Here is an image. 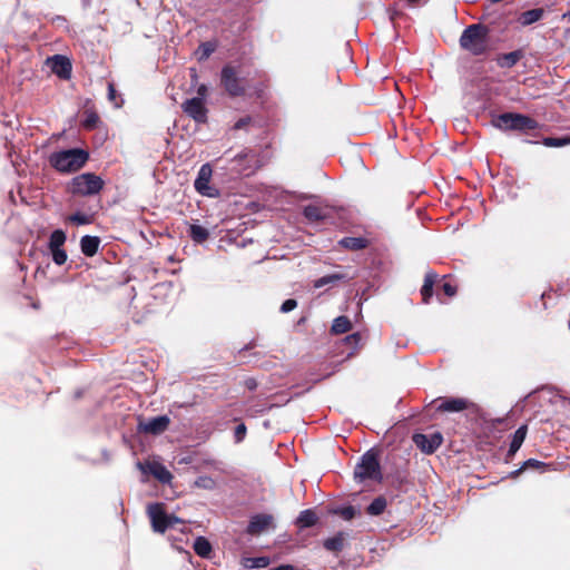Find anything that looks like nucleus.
Segmentation results:
<instances>
[{"label": "nucleus", "mask_w": 570, "mask_h": 570, "mask_svg": "<svg viewBox=\"0 0 570 570\" xmlns=\"http://www.w3.org/2000/svg\"><path fill=\"white\" fill-rule=\"evenodd\" d=\"M246 385H247V387H248L249 390H254V389L256 387V385H257V384H256L255 380L250 379V380H248V381L246 382Z\"/></svg>", "instance_id": "obj_48"}, {"label": "nucleus", "mask_w": 570, "mask_h": 570, "mask_svg": "<svg viewBox=\"0 0 570 570\" xmlns=\"http://www.w3.org/2000/svg\"><path fill=\"white\" fill-rule=\"evenodd\" d=\"M338 515H341L344 520H352L357 514L356 509L353 505H347L338 509L336 511Z\"/></svg>", "instance_id": "obj_39"}, {"label": "nucleus", "mask_w": 570, "mask_h": 570, "mask_svg": "<svg viewBox=\"0 0 570 570\" xmlns=\"http://www.w3.org/2000/svg\"><path fill=\"white\" fill-rule=\"evenodd\" d=\"M153 474L160 480L161 482L169 481L171 474L165 466L158 464L155 469H153Z\"/></svg>", "instance_id": "obj_37"}, {"label": "nucleus", "mask_w": 570, "mask_h": 570, "mask_svg": "<svg viewBox=\"0 0 570 570\" xmlns=\"http://www.w3.org/2000/svg\"><path fill=\"white\" fill-rule=\"evenodd\" d=\"M108 99L115 105V107H120V104L122 102V100L120 102L116 100V89L112 82L108 83Z\"/></svg>", "instance_id": "obj_42"}, {"label": "nucleus", "mask_w": 570, "mask_h": 570, "mask_svg": "<svg viewBox=\"0 0 570 570\" xmlns=\"http://www.w3.org/2000/svg\"><path fill=\"white\" fill-rule=\"evenodd\" d=\"M50 253L56 265L61 266L67 262L68 255L63 248L52 249Z\"/></svg>", "instance_id": "obj_35"}, {"label": "nucleus", "mask_w": 570, "mask_h": 570, "mask_svg": "<svg viewBox=\"0 0 570 570\" xmlns=\"http://www.w3.org/2000/svg\"><path fill=\"white\" fill-rule=\"evenodd\" d=\"M147 514L153 530L157 533H165L168 529L175 528L176 524L184 523L175 514H168L165 511V504L161 502L148 504Z\"/></svg>", "instance_id": "obj_6"}, {"label": "nucleus", "mask_w": 570, "mask_h": 570, "mask_svg": "<svg viewBox=\"0 0 570 570\" xmlns=\"http://www.w3.org/2000/svg\"><path fill=\"white\" fill-rule=\"evenodd\" d=\"M268 562L269 561H268V559L266 557L255 558V559H253L252 567L264 568V567L268 566Z\"/></svg>", "instance_id": "obj_45"}, {"label": "nucleus", "mask_w": 570, "mask_h": 570, "mask_svg": "<svg viewBox=\"0 0 570 570\" xmlns=\"http://www.w3.org/2000/svg\"><path fill=\"white\" fill-rule=\"evenodd\" d=\"M100 245V238L98 236L85 235L80 239L81 253L87 257H92L97 254Z\"/></svg>", "instance_id": "obj_16"}, {"label": "nucleus", "mask_w": 570, "mask_h": 570, "mask_svg": "<svg viewBox=\"0 0 570 570\" xmlns=\"http://www.w3.org/2000/svg\"><path fill=\"white\" fill-rule=\"evenodd\" d=\"M342 247L351 250H360L367 246V239L364 237H344L340 240Z\"/></svg>", "instance_id": "obj_25"}, {"label": "nucleus", "mask_w": 570, "mask_h": 570, "mask_svg": "<svg viewBox=\"0 0 570 570\" xmlns=\"http://www.w3.org/2000/svg\"><path fill=\"white\" fill-rule=\"evenodd\" d=\"M564 17H568L570 19V11L566 13Z\"/></svg>", "instance_id": "obj_51"}, {"label": "nucleus", "mask_w": 570, "mask_h": 570, "mask_svg": "<svg viewBox=\"0 0 570 570\" xmlns=\"http://www.w3.org/2000/svg\"><path fill=\"white\" fill-rule=\"evenodd\" d=\"M354 480L362 483L366 480L382 482L383 474L379 455L374 450L365 452L354 468Z\"/></svg>", "instance_id": "obj_4"}, {"label": "nucleus", "mask_w": 570, "mask_h": 570, "mask_svg": "<svg viewBox=\"0 0 570 570\" xmlns=\"http://www.w3.org/2000/svg\"><path fill=\"white\" fill-rule=\"evenodd\" d=\"M352 328V323L347 316H337L334 318L331 327L333 334H344Z\"/></svg>", "instance_id": "obj_26"}, {"label": "nucleus", "mask_w": 570, "mask_h": 570, "mask_svg": "<svg viewBox=\"0 0 570 570\" xmlns=\"http://www.w3.org/2000/svg\"><path fill=\"white\" fill-rule=\"evenodd\" d=\"M549 464L542 462V461H539L537 459H529L527 461L523 462V464L510 472L509 476L511 479H517L522 472H524L525 470H537V471H540V472H544L547 469H548Z\"/></svg>", "instance_id": "obj_18"}, {"label": "nucleus", "mask_w": 570, "mask_h": 570, "mask_svg": "<svg viewBox=\"0 0 570 570\" xmlns=\"http://www.w3.org/2000/svg\"><path fill=\"white\" fill-rule=\"evenodd\" d=\"M246 432H247V428L244 423H240L239 425H237L235 429V432H234L235 442L236 443L242 442L245 439Z\"/></svg>", "instance_id": "obj_40"}, {"label": "nucleus", "mask_w": 570, "mask_h": 570, "mask_svg": "<svg viewBox=\"0 0 570 570\" xmlns=\"http://www.w3.org/2000/svg\"><path fill=\"white\" fill-rule=\"evenodd\" d=\"M189 236L196 243H203L209 237V232L198 224L189 226Z\"/></svg>", "instance_id": "obj_31"}, {"label": "nucleus", "mask_w": 570, "mask_h": 570, "mask_svg": "<svg viewBox=\"0 0 570 570\" xmlns=\"http://www.w3.org/2000/svg\"><path fill=\"white\" fill-rule=\"evenodd\" d=\"M47 61L55 75L61 79L70 78L72 67L70 60L66 56L55 55L53 57L48 58Z\"/></svg>", "instance_id": "obj_14"}, {"label": "nucleus", "mask_w": 570, "mask_h": 570, "mask_svg": "<svg viewBox=\"0 0 570 570\" xmlns=\"http://www.w3.org/2000/svg\"><path fill=\"white\" fill-rule=\"evenodd\" d=\"M442 289H443L444 294H445L446 296H450V297L454 296V295H455V293H456V288H455V286H453V285H452V284H450V283H443V285H442Z\"/></svg>", "instance_id": "obj_44"}, {"label": "nucleus", "mask_w": 570, "mask_h": 570, "mask_svg": "<svg viewBox=\"0 0 570 570\" xmlns=\"http://www.w3.org/2000/svg\"><path fill=\"white\" fill-rule=\"evenodd\" d=\"M169 416L159 415L151 417L148 421H139L138 431L145 434L159 435L169 428Z\"/></svg>", "instance_id": "obj_12"}, {"label": "nucleus", "mask_w": 570, "mask_h": 570, "mask_svg": "<svg viewBox=\"0 0 570 570\" xmlns=\"http://www.w3.org/2000/svg\"><path fill=\"white\" fill-rule=\"evenodd\" d=\"M364 341H365V336L360 332H356V333H353V334L346 336L345 343L347 345H350L351 347H353V351L348 352L346 356H353V354L357 351V348L364 344Z\"/></svg>", "instance_id": "obj_32"}, {"label": "nucleus", "mask_w": 570, "mask_h": 570, "mask_svg": "<svg viewBox=\"0 0 570 570\" xmlns=\"http://www.w3.org/2000/svg\"><path fill=\"white\" fill-rule=\"evenodd\" d=\"M105 181L94 173H82L75 176L68 184V190L73 195L92 196L104 188Z\"/></svg>", "instance_id": "obj_5"}, {"label": "nucleus", "mask_w": 570, "mask_h": 570, "mask_svg": "<svg viewBox=\"0 0 570 570\" xmlns=\"http://www.w3.org/2000/svg\"><path fill=\"white\" fill-rule=\"evenodd\" d=\"M213 170L209 164H204L198 170L197 177L194 181L195 189L203 196L216 198L219 196V190L210 186Z\"/></svg>", "instance_id": "obj_9"}, {"label": "nucleus", "mask_w": 570, "mask_h": 570, "mask_svg": "<svg viewBox=\"0 0 570 570\" xmlns=\"http://www.w3.org/2000/svg\"><path fill=\"white\" fill-rule=\"evenodd\" d=\"M435 402H439L436 411L439 412H462L473 405L466 399L463 397H440Z\"/></svg>", "instance_id": "obj_13"}, {"label": "nucleus", "mask_w": 570, "mask_h": 570, "mask_svg": "<svg viewBox=\"0 0 570 570\" xmlns=\"http://www.w3.org/2000/svg\"><path fill=\"white\" fill-rule=\"evenodd\" d=\"M492 125L502 131L513 130L519 132H528L530 130H535L539 127L535 119L518 112L500 114L492 119Z\"/></svg>", "instance_id": "obj_3"}, {"label": "nucleus", "mask_w": 570, "mask_h": 570, "mask_svg": "<svg viewBox=\"0 0 570 570\" xmlns=\"http://www.w3.org/2000/svg\"><path fill=\"white\" fill-rule=\"evenodd\" d=\"M543 14L544 10L542 8L527 10L520 14L519 21L522 26H530L539 21Z\"/></svg>", "instance_id": "obj_22"}, {"label": "nucleus", "mask_w": 570, "mask_h": 570, "mask_svg": "<svg viewBox=\"0 0 570 570\" xmlns=\"http://www.w3.org/2000/svg\"><path fill=\"white\" fill-rule=\"evenodd\" d=\"M220 83L230 97L243 96L246 91V82L240 78L236 68L230 65H225L220 70Z\"/></svg>", "instance_id": "obj_7"}, {"label": "nucleus", "mask_w": 570, "mask_h": 570, "mask_svg": "<svg viewBox=\"0 0 570 570\" xmlns=\"http://www.w3.org/2000/svg\"><path fill=\"white\" fill-rule=\"evenodd\" d=\"M345 533L338 532L334 537L327 538L323 546L326 550L332 552H341L344 548Z\"/></svg>", "instance_id": "obj_21"}, {"label": "nucleus", "mask_w": 570, "mask_h": 570, "mask_svg": "<svg viewBox=\"0 0 570 570\" xmlns=\"http://www.w3.org/2000/svg\"><path fill=\"white\" fill-rule=\"evenodd\" d=\"M303 216L308 220V222H321V220H324L326 219L327 217V214L324 212V209L320 206H316V205H306L304 208H303Z\"/></svg>", "instance_id": "obj_20"}, {"label": "nucleus", "mask_w": 570, "mask_h": 570, "mask_svg": "<svg viewBox=\"0 0 570 570\" xmlns=\"http://www.w3.org/2000/svg\"><path fill=\"white\" fill-rule=\"evenodd\" d=\"M412 439L414 444L425 454L434 453L443 441V438L439 432L429 435L423 433H415Z\"/></svg>", "instance_id": "obj_10"}, {"label": "nucleus", "mask_w": 570, "mask_h": 570, "mask_svg": "<svg viewBox=\"0 0 570 570\" xmlns=\"http://www.w3.org/2000/svg\"><path fill=\"white\" fill-rule=\"evenodd\" d=\"M206 87L204 85L199 86L198 88V95L203 98V96L206 94Z\"/></svg>", "instance_id": "obj_50"}, {"label": "nucleus", "mask_w": 570, "mask_h": 570, "mask_svg": "<svg viewBox=\"0 0 570 570\" xmlns=\"http://www.w3.org/2000/svg\"><path fill=\"white\" fill-rule=\"evenodd\" d=\"M489 28L481 23L468 26L460 39V47L473 56L484 55L489 49Z\"/></svg>", "instance_id": "obj_1"}, {"label": "nucleus", "mask_w": 570, "mask_h": 570, "mask_svg": "<svg viewBox=\"0 0 570 570\" xmlns=\"http://www.w3.org/2000/svg\"><path fill=\"white\" fill-rule=\"evenodd\" d=\"M271 570H295V568L292 564H281Z\"/></svg>", "instance_id": "obj_46"}, {"label": "nucleus", "mask_w": 570, "mask_h": 570, "mask_svg": "<svg viewBox=\"0 0 570 570\" xmlns=\"http://www.w3.org/2000/svg\"><path fill=\"white\" fill-rule=\"evenodd\" d=\"M181 108L183 111L193 118L196 122L204 124L207 121V109L202 97L187 99L181 105Z\"/></svg>", "instance_id": "obj_11"}, {"label": "nucleus", "mask_w": 570, "mask_h": 570, "mask_svg": "<svg viewBox=\"0 0 570 570\" xmlns=\"http://www.w3.org/2000/svg\"><path fill=\"white\" fill-rule=\"evenodd\" d=\"M99 121V116L94 110H86L85 111V118L82 120V127L85 129L91 130L96 128L97 124Z\"/></svg>", "instance_id": "obj_34"}, {"label": "nucleus", "mask_w": 570, "mask_h": 570, "mask_svg": "<svg viewBox=\"0 0 570 570\" xmlns=\"http://www.w3.org/2000/svg\"><path fill=\"white\" fill-rule=\"evenodd\" d=\"M543 144L548 147H562L570 144V138L548 137L543 139Z\"/></svg>", "instance_id": "obj_36"}, {"label": "nucleus", "mask_w": 570, "mask_h": 570, "mask_svg": "<svg viewBox=\"0 0 570 570\" xmlns=\"http://www.w3.org/2000/svg\"><path fill=\"white\" fill-rule=\"evenodd\" d=\"M257 154L249 148H243L230 159V169L239 175L249 176L257 169Z\"/></svg>", "instance_id": "obj_8"}, {"label": "nucleus", "mask_w": 570, "mask_h": 570, "mask_svg": "<svg viewBox=\"0 0 570 570\" xmlns=\"http://www.w3.org/2000/svg\"><path fill=\"white\" fill-rule=\"evenodd\" d=\"M102 0H81L82 2V7L83 8H89L91 4H94L95 2H101Z\"/></svg>", "instance_id": "obj_47"}, {"label": "nucleus", "mask_w": 570, "mask_h": 570, "mask_svg": "<svg viewBox=\"0 0 570 570\" xmlns=\"http://www.w3.org/2000/svg\"><path fill=\"white\" fill-rule=\"evenodd\" d=\"M343 279H345V275H343V274H340V273L330 274V275L322 276V277L317 278L316 281H314L313 286H314V288H322L327 285H334Z\"/></svg>", "instance_id": "obj_27"}, {"label": "nucleus", "mask_w": 570, "mask_h": 570, "mask_svg": "<svg viewBox=\"0 0 570 570\" xmlns=\"http://www.w3.org/2000/svg\"><path fill=\"white\" fill-rule=\"evenodd\" d=\"M216 50V43L213 41L202 42L197 49L198 60L203 61L209 58V56Z\"/></svg>", "instance_id": "obj_33"}, {"label": "nucleus", "mask_w": 570, "mask_h": 570, "mask_svg": "<svg viewBox=\"0 0 570 570\" xmlns=\"http://www.w3.org/2000/svg\"><path fill=\"white\" fill-rule=\"evenodd\" d=\"M273 525V517L266 513H258L250 518L246 532L250 535H258Z\"/></svg>", "instance_id": "obj_15"}, {"label": "nucleus", "mask_w": 570, "mask_h": 570, "mask_svg": "<svg viewBox=\"0 0 570 570\" xmlns=\"http://www.w3.org/2000/svg\"><path fill=\"white\" fill-rule=\"evenodd\" d=\"M528 428L527 425H521L512 435V440L508 450L507 458L511 459L518 450L521 448L525 436H527Z\"/></svg>", "instance_id": "obj_19"}, {"label": "nucleus", "mask_w": 570, "mask_h": 570, "mask_svg": "<svg viewBox=\"0 0 570 570\" xmlns=\"http://www.w3.org/2000/svg\"><path fill=\"white\" fill-rule=\"evenodd\" d=\"M252 121V118L250 117H244V118H240L238 119L234 126H233V129L235 130H240L243 128H245L246 126H248Z\"/></svg>", "instance_id": "obj_43"}, {"label": "nucleus", "mask_w": 570, "mask_h": 570, "mask_svg": "<svg viewBox=\"0 0 570 570\" xmlns=\"http://www.w3.org/2000/svg\"><path fill=\"white\" fill-rule=\"evenodd\" d=\"M89 159L88 151L80 148H71L55 151L49 156L50 165L59 173L69 174L79 170Z\"/></svg>", "instance_id": "obj_2"}, {"label": "nucleus", "mask_w": 570, "mask_h": 570, "mask_svg": "<svg viewBox=\"0 0 570 570\" xmlns=\"http://www.w3.org/2000/svg\"><path fill=\"white\" fill-rule=\"evenodd\" d=\"M387 505L385 497L380 495L375 498L366 508V513L370 515H381Z\"/></svg>", "instance_id": "obj_29"}, {"label": "nucleus", "mask_w": 570, "mask_h": 570, "mask_svg": "<svg viewBox=\"0 0 570 570\" xmlns=\"http://www.w3.org/2000/svg\"><path fill=\"white\" fill-rule=\"evenodd\" d=\"M69 220L77 225H87V224L91 223V217L78 212V213L70 215Z\"/></svg>", "instance_id": "obj_38"}, {"label": "nucleus", "mask_w": 570, "mask_h": 570, "mask_svg": "<svg viewBox=\"0 0 570 570\" xmlns=\"http://www.w3.org/2000/svg\"><path fill=\"white\" fill-rule=\"evenodd\" d=\"M193 549L195 553L202 558H209L212 553V544L205 537H197L194 541Z\"/></svg>", "instance_id": "obj_24"}, {"label": "nucleus", "mask_w": 570, "mask_h": 570, "mask_svg": "<svg viewBox=\"0 0 570 570\" xmlns=\"http://www.w3.org/2000/svg\"><path fill=\"white\" fill-rule=\"evenodd\" d=\"M296 306H297L296 299L288 298V299L284 301L283 304L281 305V312L288 313V312L293 311L294 308H296Z\"/></svg>", "instance_id": "obj_41"}, {"label": "nucleus", "mask_w": 570, "mask_h": 570, "mask_svg": "<svg viewBox=\"0 0 570 570\" xmlns=\"http://www.w3.org/2000/svg\"><path fill=\"white\" fill-rule=\"evenodd\" d=\"M67 236L62 229H55L49 237L48 248L49 250L62 248L66 243Z\"/></svg>", "instance_id": "obj_30"}, {"label": "nucleus", "mask_w": 570, "mask_h": 570, "mask_svg": "<svg viewBox=\"0 0 570 570\" xmlns=\"http://www.w3.org/2000/svg\"><path fill=\"white\" fill-rule=\"evenodd\" d=\"M438 277H439V275L433 271H429L425 274L424 283L421 287V295H422V301L424 304L430 303V299L433 295V286L435 284Z\"/></svg>", "instance_id": "obj_17"}, {"label": "nucleus", "mask_w": 570, "mask_h": 570, "mask_svg": "<svg viewBox=\"0 0 570 570\" xmlns=\"http://www.w3.org/2000/svg\"><path fill=\"white\" fill-rule=\"evenodd\" d=\"M521 57H522V52L520 50L511 51V52L502 55L498 59V63L502 68H511L514 65H517V62L521 59Z\"/></svg>", "instance_id": "obj_28"}, {"label": "nucleus", "mask_w": 570, "mask_h": 570, "mask_svg": "<svg viewBox=\"0 0 570 570\" xmlns=\"http://www.w3.org/2000/svg\"><path fill=\"white\" fill-rule=\"evenodd\" d=\"M333 373H334V370H332V371H330V372H326V373H324V374H321V375L316 379V381H320V380H322V379H326V377L331 376Z\"/></svg>", "instance_id": "obj_49"}, {"label": "nucleus", "mask_w": 570, "mask_h": 570, "mask_svg": "<svg viewBox=\"0 0 570 570\" xmlns=\"http://www.w3.org/2000/svg\"><path fill=\"white\" fill-rule=\"evenodd\" d=\"M318 521V517L312 509L302 511L296 520V524L299 528H311Z\"/></svg>", "instance_id": "obj_23"}]
</instances>
